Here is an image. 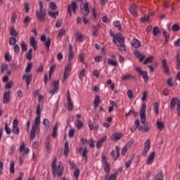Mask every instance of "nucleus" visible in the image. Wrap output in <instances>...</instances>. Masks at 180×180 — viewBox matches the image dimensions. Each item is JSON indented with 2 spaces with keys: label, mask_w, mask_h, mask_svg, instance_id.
<instances>
[{
  "label": "nucleus",
  "mask_w": 180,
  "mask_h": 180,
  "mask_svg": "<svg viewBox=\"0 0 180 180\" xmlns=\"http://www.w3.org/2000/svg\"><path fill=\"white\" fill-rule=\"evenodd\" d=\"M146 110L147 105H146V103H143L141 105V108H140L139 116L141 119V123L142 124H144L143 131H145V133H148V131H150V130L151 129V126L148 124H146V122H147V115H146Z\"/></svg>",
  "instance_id": "nucleus-1"
},
{
  "label": "nucleus",
  "mask_w": 180,
  "mask_h": 180,
  "mask_svg": "<svg viewBox=\"0 0 180 180\" xmlns=\"http://www.w3.org/2000/svg\"><path fill=\"white\" fill-rule=\"evenodd\" d=\"M39 124H40V116L37 115L34 121V124L32 125L30 131V141H32V140H34V137H36V130H37L39 127Z\"/></svg>",
  "instance_id": "nucleus-2"
},
{
  "label": "nucleus",
  "mask_w": 180,
  "mask_h": 180,
  "mask_svg": "<svg viewBox=\"0 0 180 180\" xmlns=\"http://www.w3.org/2000/svg\"><path fill=\"white\" fill-rule=\"evenodd\" d=\"M39 11H37L36 16L39 22H44L46 20V9L43 8V2H39Z\"/></svg>",
  "instance_id": "nucleus-3"
},
{
  "label": "nucleus",
  "mask_w": 180,
  "mask_h": 180,
  "mask_svg": "<svg viewBox=\"0 0 180 180\" xmlns=\"http://www.w3.org/2000/svg\"><path fill=\"white\" fill-rule=\"evenodd\" d=\"M82 13L84 15L83 19V23L84 25H87V23H89V20L85 18V16H88L89 15V6H88V3H85L84 4V8L82 9Z\"/></svg>",
  "instance_id": "nucleus-4"
},
{
  "label": "nucleus",
  "mask_w": 180,
  "mask_h": 180,
  "mask_svg": "<svg viewBox=\"0 0 180 180\" xmlns=\"http://www.w3.org/2000/svg\"><path fill=\"white\" fill-rule=\"evenodd\" d=\"M101 162L104 168V172H105V174H109V172H110V163H109L108 161V158H106L105 155H102Z\"/></svg>",
  "instance_id": "nucleus-5"
},
{
  "label": "nucleus",
  "mask_w": 180,
  "mask_h": 180,
  "mask_svg": "<svg viewBox=\"0 0 180 180\" xmlns=\"http://www.w3.org/2000/svg\"><path fill=\"white\" fill-rule=\"evenodd\" d=\"M151 148V141L150 139H147L144 143V148L142 153V157H147V154H148V151Z\"/></svg>",
  "instance_id": "nucleus-6"
},
{
  "label": "nucleus",
  "mask_w": 180,
  "mask_h": 180,
  "mask_svg": "<svg viewBox=\"0 0 180 180\" xmlns=\"http://www.w3.org/2000/svg\"><path fill=\"white\" fill-rule=\"evenodd\" d=\"M18 124H19V120L18 119H14L13 121L12 133L15 134V136H19V133H20V128H19Z\"/></svg>",
  "instance_id": "nucleus-7"
},
{
  "label": "nucleus",
  "mask_w": 180,
  "mask_h": 180,
  "mask_svg": "<svg viewBox=\"0 0 180 180\" xmlns=\"http://www.w3.org/2000/svg\"><path fill=\"white\" fill-rule=\"evenodd\" d=\"M41 41H44V46L46 48L47 51H50V46H51V39L47 38L46 35L41 36Z\"/></svg>",
  "instance_id": "nucleus-8"
},
{
  "label": "nucleus",
  "mask_w": 180,
  "mask_h": 180,
  "mask_svg": "<svg viewBox=\"0 0 180 180\" xmlns=\"http://www.w3.org/2000/svg\"><path fill=\"white\" fill-rule=\"evenodd\" d=\"M136 71L140 74L143 78L144 82H148V74L147 73V71H143L141 69V67L137 66L136 68Z\"/></svg>",
  "instance_id": "nucleus-9"
},
{
  "label": "nucleus",
  "mask_w": 180,
  "mask_h": 180,
  "mask_svg": "<svg viewBox=\"0 0 180 180\" xmlns=\"http://www.w3.org/2000/svg\"><path fill=\"white\" fill-rule=\"evenodd\" d=\"M52 89L50 90L49 94L51 95H54V94H57L58 92V89L60 88V82L53 81L52 83Z\"/></svg>",
  "instance_id": "nucleus-10"
},
{
  "label": "nucleus",
  "mask_w": 180,
  "mask_h": 180,
  "mask_svg": "<svg viewBox=\"0 0 180 180\" xmlns=\"http://www.w3.org/2000/svg\"><path fill=\"white\" fill-rule=\"evenodd\" d=\"M79 154H80L81 157L85 160L86 162H88V148H79Z\"/></svg>",
  "instance_id": "nucleus-11"
},
{
  "label": "nucleus",
  "mask_w": 180,
  "mask_h": 180,
  "mask_svg": "<svg viewBox=\"0 0 180 180\" xmlns=\"http://www.w3.org/2000/svg\"><path fill=\"white\" fill-rule=\"evenodd\" d=\"M71 68H72V65L71 62H69L65 68V71L63 74L64 79H67L70 77V73L71 72Z\"/></svg>",
  "instance_id": "nucleus-12"
},
{
  "label": "nucleus",
  "mask_w": 180,
  "mask_h": 180,
  "mask_svg": "<svg viewBox=\"0 0 180 180\" xmlns=\"http://www.w3.org/2000/svg\"><path fill=\"white\" fill-rule=\"evenodd\" d=\"M110 36L112 37V41L115 44H117V41L120 40L123 37V35H122L121 33L115 34L112 30L110 31Z\"/></svg>",
  "instance_id": "nucleus-13"
},
{
  "label": "nucleus",
  "mask_w": 180,
  "mask_h": 180,
  "mask_svg": "<svg viewBox=\"0 0 180 180\" xmlns=\"http://www.w3.org/2000/svg\"><path fill=\"white\" fill-rule=\"evenodd\" d=\"M162 68L163 70V72L166 74V75H169L170 71H169V67H168V64H167V60L163 59L162 60Z\"/></svg>",
  "instance_id": "nucleus-14"
},
{
  "label": "nucleus",
  "mask_w": 180,
  "mask_h": 180,
  "mask_svg": "<svg viewBox=\"0 0 180 180\" xmlns=\"http://www.w3.org/2000/svg\"><path fill=\"white\" fill-rule=\"evenodd\" d=\"M120 148H119L118 146H116L115 150L112 149L111 150V153H110L111 157L114 158V160H117V158H119V155H120Z\"/></svg>",
  "instance_id": "nucleus-15"
},
{
  "label": "nucleus",
  "mask_w": 180,
  "mask_h": 180,
  "mask_svg": "<svg viewBox=\"0 0 180 180\" xmlns=\"http://www.w3.org/2000/svg\"><path fill=\"white\" fill-rule=\"evenodd\" d=\"M117 43H119V44L117 45V47L120 51L126 52V46H124V37H123L120 40H118Z\"/></svg>",
  "instance_id": "nucleus-16"
},
{
  "label": "nucleus",
  "mask_w": 180,
  "mask_h": 180,
  "mask_svg": "<svg viewBox=\"0 0 180 180\" xmlns=\"http://www.w3.org/2000/svg\"><path fill=\"white\" fill-rule=\"evenodd\" d=\"M77 8H78V5L77 4V2L72 1L71 5H69L68 6V13H70L71 15V13H72L71 9H72L74 13H75Z\"/></svg>",
  "instance_id": "nucleus-17"
},
{
  "label": "nucleus",
  "mask_w": 180,
  "mask_h": 180,
  "mask_svg": "<svg viewBox=\"0 0 180 180\" xmlns=\"http://www.w3.org/2000/svg\"><path fill=\"white\" fill-rule=\"evenodd\" d=\"M11 101V91H5L3 96V103H9Z\"/></svg>",
  "instance_id": "nucleus-18"
},
{
  "label": "nucleus",
  "mask_w": 180,
  "mask_h": 180,
  "mask_svg": "<svg viewBox=\"0 0 180 180\" xmlns=\"http://www.w3.org/2000/svg\"><path fill=\"white\" fill-rule=\"evenodd\" d=\"M155 158V152H152L147 161H146V164L147 165H151V164H153L154 162V159Z\"/></svg>",
  "instance_id": "nucleus-19"
},
{
  "label": "nucleus",
  "mask_w": 180,
  "mask_h": 180,
  "mask_svg": "<svg viewBox=\"0 0 180 180\" xmlns=\"http://www.w3.org/2000/svg\"><path fill=\"white\" fill-rule=\"evenodd\" d=\"M30 44L33 47L34 51L37 50V41H36V38L34 37H30Z\"/></svg>",
  "instance_id": "nucleus-20"
},
{
  "label": "nucleus",
  "mask_w": 180,
  "mask_h": 180,
  "mask_svg": "<svg viewBox=\"0 0 180 180\" xmlns=\"http://www.w3.org/2000/svg\"><path fill=\"white\" fill-rule=\"evenodd\" d=\"M68 60L70 63H71V61L74 60V51H72V44L69 45Z\"/></svg>",
  "instance_id": "nucleus-21"
},
{
  "label": "nucleus",
  "mask_w": 180,
  "mask_h": 180,
  "mask_svg": "<svg viewBox=\"0 0 180 180\" xmlns=\"http://www.w3.org/2000/svg\"><path fill=\"white\" fill-rule=\"evenodd\" d=\"M106 140H108V137L103 136L98 141H97L96 145V148H98V150H99V148H101V147H102L103 146V143H105V141H106Z\"/></svg>",
  "instance_id": "nucleus-22"
},
{
  "label": "nucleus",
  "mask_w": 180,
  "mask_h": 180,
  "mask_svg": "<svg viewBox=\"0 0 180 180\" xmlns=\"http://www.w3.org/2000/svg\"><path fill=\"white\" fill-rule=\"evenodd\" d=\"M33 78V75L32 74H30L28 75H23L22 77V79H25V82L27 85V86H29L30 85V82H32V79Z\"/></svg>",
  "instance_id": "nucleus-23"
},
{
  "label": "nucleus",
  "mask_w": 180,
  "mask_h": 180,
  "mask_svg": "<svg viewBox=\"0 0 180 180\" xmlns=\"http://www.w3.org/2000/svg\"><path fill=\"white\" fill-rule=\"evenodd\" d=\"M122 81H130L131 79H136V76L131 74H128L122 76Z\"/></svg>",
  "instance_id": "nucleus-24"
},
{
  "label": "nucleus",
  "mask_w": 180,
  "mask_h": 180,
  "mask_svg": "<svg viewBox=\"0 0 180 180\" xmlns=\"http://www.w3.org/2000/svg\"><path fill=\"white\" fill-rule=\"evenodd\" d=\"M176 102H178V98L174 97L170 101V110H174L175 109V106L176 105Z\"/></svg>",
  "instance_id": "nucleus-25"
},
{
  "label": "nucleus",
  "mask_w": 180,
  "mask_h": 180,
  "mask_svg": "<svg viewBox=\"0 0 180 180\" xmlns=\"http://www.w3.org/2000/svg\"><path fill=\"white\" fill-rule=\"evenodd\" d=\"M70 143L68 141H66L65 143V147H64V155L65 157H68V154L70 153Z\"/></svg>",
  "instance_id": "nucleus-26"
},
{
  "label": "nucleus",
  "mask_w": 180,
  "mask_h": 180,
  "mask_svg": "<svg viewBox=\"0 0 180 180\" xmlns=\"http://www.w3.org/2000/svg\"><path fill=\"white\" fill-rule=\"evenodd\" d=\"M129 12L134 16V18H136L137 16V10L136 9V6L131 5L129 7Z\"/></svg>",
  "instance_id": "nucleus-27"
},
{
  "label": "nucleus",
  "mask_w": 180,
  "mask_h": 180,
  "mask_svg": "<svg viewBox=\"0 0 180 180\" xmlns=\"http://www.w3.org/2000/svg\"><path fill=\"white\" fill-rule=\"evenodd\" d=\"M94 122L95 123L94 130L97 131L99 129V123H98L99 122V115H97V114L95 115Z\"/></svg>",
  "instance_id": "nucleus-28"
},
{
  "label": "nucleus",
  "mask_w": 180,
  "mask_h": 180,
  "mask_svg": "<svg viewBox=\"0 0 180 180\" xmlns=\"http://www.w3.org/2000/svg\"><path fill=\"white\" fill-rule=\"evenodd\" d=\"M94 32H93V36H94V37H96L98 36H99V32H98V30L99 29H101V25H95L94 27Z\"/></svg>",
  "instance_id": "nucleus-29"
},
{
  "label": "nucleus",
  "mask_w": 180,
  "mask_h": 180,
  "mask_svg": "<svg viewBox=\"0 0 180 180\" xmlns=\"http://www.w3.org/2000/svg\"><path fill=\"white\" fill-rule=\"evenodd\" d=\"M131 45L133 47H135V49H139V47H141V44L140 43V41L137 39H134Z\"/></svg>",
  "instance_id": "nucleus-30"
},
{
  "label": "nucleus",
  "mask_w": 180,
  "mask_h": 180,
  "mask_svg": "<svg viewBox=\"0 0 180 180\" xmlns=\"http://www.w3.org/2000/svg\"><path fill=\"white\" fill-rule=\"evenodd\" d=\"M58 130V124L56 123L55 125L53 126L52 135H51L53 139H56V137H57Z\"/></svg>",
  "instance_id": "nucleus-31"
},
{
  "label": "nucleus",
  "mask_w": 180,
  "mask_h": 180,
  "mask_svg": "<svg viewBox=\"0 0 180 180\" xmlns=\"http://www.w3.org/2000/svg\"><path fill=\"white\" fill-rule=\"evenodd\" d=\"M176 70L178 71L180 70V57H179V52L176 53Z\"/></svg>",
  "instance_id": "nucleus-32"
},
{
  "label": "nucleus",
  "mask_w": 180,
  "mask_h": 180,
  "mask_svg": "<svg viewBox=\"0 0 180 180\" xmlns=\"http://www.w3.org/2000/svg\"><path fill=\"white\" fill-rule=\"evenodd\" d=\"M99 103H101V98H99V96H96L94 101L95 109H96L98 106H99Z\"/></svg>",
  "instance_id": "nucleus-33"
},
{
  "label": "nucleus",
  "mask_w": 180,
  "mask_h": 180,
  "mask_svg": "<svg viewBox=\"0 0 180 180\" xmlns=\"http://www.w3.org/2000/svg\"><path fill=\"white\" fill-rule=\"evenodd\" d=\"M4 130L6 131V134L8 135L12 133V129H11V128L9 127V124H8V122H5Z\"/></svg>",
  "instance_id": "nucleus-34"
},
{
  "label": "nucleus",
  "mask_w": 180,
  "mask_h": 180,
  "mask_svg": "<svg viewBox=\"0 0 180 180\" xmlns=\"http://www.w3.org/2000/svg\"><path fill=\"white\" fill-rule=\"evenodd\" d=\"M156 126H157V129H158V130H160V131L164 130V127H165L164 122H160V121L156 122Z\"/></svg>",
  "instance_id": "nucleus-35"
},
{
  "label": "nucleus",
  "mask_w": 180,
  "mask_h": 180,
  "mask_svg": "<svg viewBox=\"0 0 180 180\" xmlns=\"http://www.w3.org/2000/svg\"><path fill=\"white\" fill-rule=\"evenodd\" d=\"M76 40L79 41V43H82L84 41V35L81 33L76 34Z\"/></svg>",
  "instance_id": "nucleus-36"
},
{
  "label": "nucleus",
  "mask_w": 180,
  "mask_h": 180,
  "mask_svg": "<svg viewBox=\"0 0 180 180\" xmlns=\"http://www.w3.org/2000/svg\"><path fill=\"white\" fill-rule=\"evenodd\" d=\"M8 43L10 46H15L16 43H18V40H16L15 37H11L8 40Z\"/></svg>",
  "instance_id": "nucleus-37"
},
{
  "label": "nucleus",
  "mask_w": 180,
  "mask_h": 180,
  "mask_svg": "<svg viewBox=\"0 0 180 180\" xmlns=\"http://www.w3.org/2000/svg\"><path fill=\"white\" fill-rule=\"evenodd\" d=\"M154 60V56H150V57H147L146 58V60L143 61V64L144 65H146V64H148V63H153V61Z\"/></svg>",
  "instance_id": "nucleus-38"
},
{
  "label": "nucleus",
  "mask_w": 180,
  "mask_h": 180,
  "mask_svg": "<svg viewBox=\"0 0 180 180\" xmlns=\"http://www.w3.org/2000/svg\"><path fill=\"white\" fill-rule=\"evenodd\" d=\"M48 15L51 18H53V19H56V18L58 16L59 13L58 11H56L55 13H53V11H49Z\"/></svg>",
  "instance_id": "nucleus-39"
},
{
  "label": "nucleus",
  "mask_w": 180,
  "mask_h": 180,
  "mask_svg": "<svg viewBox=\"0 0 180 180\" xmlns=\"http://www.w3.org/2000/svg\"><path fill=\"white\" fill-rule=\"evenodd\" d=\"M43 124L45 126L46 129L48 130V129L50 127V121H49L47 118H45L43 120Z\"/></svg>",
  "instance_id": "nucleus-40"
},
{
  "label": "nucleus",
  "mask_w": 180,
  "mask_h": 180,
  "mask_svg": "<svg viewBox=\"0 0 180 180\" xmlns=\"http://www.w3.org/2000/svg\"><path fill=\"white\" fill-rule=\"evenodd\" d=\"M86 77L85 69H83L79 74V78L81 81L84 80V78Z\"/></svg>",
  "instance_id": "nucleus-41"
},
{
  "label": "nucleus",
  "mask_w": 180,
  "mask_h": 180,
  "mask_svg": "<svg viewBox=\"0 0 180 180\" xmlns=\"http://www.w3.org/2000/svg\"><path fill=\"white\" fill-rule=\"evenodd\" d=\"M8 65L4 63H2L1 65V74H4L6 70L8 68Z\"/></svg>",
  "instance_id": "nucleus-42"
},
{
  "label": "nucleus",
  "mask_w": 180,
  "mask_h": 180,
  "mask_svg": "<svg viewBox=\"0 0 180 180\" xmlns=\"http://www.w3.org/2000/svg\"><path fill=\"white\" fill-rule=\"evenodd\" d=\"M108 63L110 65H112V67H117V61L114 60L113 59H108Z\"/></svg>",
  "instance_id": "nucleus-43"
},
{
  "label": "nucleus",
  "mask_w": 180,
  "mask_h": 180,
  "mask_svg": "<svg viewBox=\"0 0 180 180\" xmlns=\"http://www.w3.org/2000/svg\"><path fill=\"white\" fill-rule=\"evenodd\" d=\"M58 169L56 171V175H58V176H61L63 175V168L61 169V166L60 165V163H58Z\"/></svg>",
  "instance_id": "nucleus-44"
},
{
  "label": "nucleus",
  "mask_w": 180,
  "mask_h": 180,
  "mask_svg": "<svg viewBox=\"0 0 180 180\" xmlns=\"http://www.w3.org/2000/svg\"><path fill=\"white\" fill-rule=\"evenodd\" d=\"M159 108H160V103L156 102L154 105L153 110L155 113H156L157 115H158L159 113V110H158Z\"/></svg>",
  "instance_id": "nucleus-45"
},
{
  "label": "nucleus",
  "mask_w": 180,
  "mask_h": 180,
  "mask_svg": "<svg viewBox=\"0 0 180 180\" xmlns=\"http://www.w3.org/2000/svg\"><path fill=\"white\" fill-rule=\"evenodd\" d=\"M10 172L11 174H15V162H11L10 163Z\"/></svg>",
  "instance_id": "nucleus-46"
},
{
  "label": "nucleus",
  "mask_w": 180,
  "mask_h": 180,
  "mask_svg": "<svg viewBox=\"0 0 180 180\" xmlns=\"http://www.w3.org/2000/svg\"><path fill=\"white\" fill-rule=\"evenodd\" d=\"M112 139H114L115 141H117L118 140H120V139H122V135L117 133L113 134Z\"/></svg>",
  "instance_id": "nucleus-47"
},
{
  "label": "nucleus",
  "mask_w": 180,
  "mask_h": 180,
  "mask_svg": "<svg viewBox=\"0 0 180 180\" xmlns=\"http://www.w3.org/2000/svg\"><path fill=\"white\" fill-rule=\"evenodd\" d=\"M147 96H148V91H144L141 98L142 102H146V101H147Z\"/></svg>",
  "instance_id": "nucleus-48"
},
{
  "label": "nucleus",
  "mask_w": 180,
  "mask_h": 180,
  "mask_svg": "<svg viewBox=\"0 0 180 180\" xmlns=\"http://www.w3.org/2000/svg\"><path fill=\"white\" fill-rule=\"evenodd\" d=\"M20 46L22 51H27V45L25 41H22Z\"/></svg>",
  "instance_id": "nucleus-49"
},
{
  "label": "nucleus",
  "mask_w": 180,
  "mask_h": 180,
  "mask_svg": "<svg viewBox=\"0 0 180 180\" xmlns=\"http://www.w3.org/2000/svg\"><path fill=\"white\" fill-rule=\"evenodd\" d=\"M5 60H6V61H8V63H10V61H12V56H11L9 52L6 53Z\"/></svg>",
  "instance_id": "nucleus-50"
},
{
  "label": "nucleus",
  "mask_w": 180,
  "mask_h": 180,
  "mask_svg": "<svg viewBox=\"0 0 180 180\" xmlns=\"http://www.w3.org/2000/svg\"><path fill=\"white\" fill-rule=\"evenodd\" d=\"M155 180H164V175H162V173H161V172L158 173L155 176Z\"/></svg>",
  "instance_id": "nucleus-51"
},
{
  "label": "nucleus",
  "mask_w": 180,
  "mask_h": 180,
  "mask_svg": "<svg viewBox=\"0 0 180 180\" xmlns=\"http://www.w3.org/2000/svg\"><path fill=\"white\" fill-rule=\"evenodd\" d=\"M163 34L165 36V43H168V41H169V34L166 31H164Z\"/></svg>",
  "instance_id": "nucleus-52"
},
{
  "label": "nucleus",
  "mask_w": 180,
  "mask_h": 180,
  "mask_svg": "<svg viewBox=\"0 0 180 180\" xmlns=\"http://www.w3.org/2000/svg\"><path fill=\"white\" fill-rule=\"evenodd\" d=\"M49 8H51V9L52 11H56L57 10V4H56L54 2L51 1L49 4Z\"/></svg>",
  "instance_id": "nucleus-53"
},
{
  "label": "nucleus",
  "mask_w": 180,
  "mask_h": 180,
  "mask_svg": "<svg viewBox=\"0 0 180 180\" xmlns=\"http://www.w3.org/2000/svg\"><path fill=\"white\" fill-rule=\"evenodd\" d=\"M54 71H56V65H53L50 68V70H49V79L51 78V75L53 74V72H54Z\"/></svg>",
  "instance_id": "nucleus-54"
},
{
  "label": "nucleus",
  "mask_w": 180,
  "mask_h": 180,
  "mask_svg": "<svg viewBox=\"0 0 180 180\" xmlns=\"http://www.w3.org/2000/svg\"><path fill=\"white\" fill-rule=\"evenodd\" d=\"M32 63H29L27 65L25 68V72L29 73L30 71H32Z\"/></svg>",
  "instance_id": "nucleus-55"
},
{
  "label": "nucleus",
  "mask_w": 180,
  "mask_h": 180,
  "mask_svg": "<svg viewBox=\"0 0 180 180\" xmlns=\"http://www.w3.org/2000/svg\"><path fill=\"white\" fill-rule=\"evenodd\" d=\"M65 35V29H62L60 30L58 34V39H61V37H63V36Z\"/></svg>",
  "instance_id": "nucleus-56"
},
{
  "label": "nucleus",
  "mask_w": 180,
  "mask_h": 180,
  "mask_svg": "<svg viewBox=\"0 0 180 180\" xmlns=\"http://www.w3.org/2000/svg\"><path fill=\"white\" fill-rule=\"evenodd\" d=\"M89 146H90L91 148H95V140L91 139L89 140Z\"/></svg>",
  "instance_id": "nucleus-57"
},
{
  "label": "nucleus",
  "mask_w": 180,
  "mask_h": 180,
  "mask_svg": "<svg viewBox=\"0 0 180 180\" xmlns=\"http://www.w3.org/2000/svg\"><path fill=\"white\" fill-rule=\"evenodd\" d=\"M153 36H158V34L160 33V28H158V27H155L153 28Z\"/></svg>",
  "instance_id": "nucleus-58"
},
{
  "label": "nucleus",
  "mask_w": 180,
  "mask_h": 180,
  "mask_svg": "<svg viewBox=\"0 0 180 180\" xmlns=\"http://www.w3.org/2000/svg\"><path fill=\"white\" fill-rule=\"evenodd\" d=\"M13 86V82L10 81L6 84V89H11Z\"/></svg>",
  "instance_id": "nucleus-59"
},
{
  "label": "nucleus",
  "mask_w": 180,
  "mask_h": 180,
  "mask_svg": "<svg viewBox=\"0 0 180 180\" xmlns=\"http://www.w3.org/2000/svg\"><path fill=\"white\" fill-rule=\"evenodd\" d=\"M114 26L118 29V30H120L122 29L120 21L116 20L114 22Z\"/></svg>",
  "instance_id": "nucleus-60"
},
{
  "label": "nucleus",
  "mask_w": 180,
  "mask_h": 180,
  "mask_svg": "<svg viewBox=\"0 0 180 180\" xmlns=\"http://www.w3.org/2000/svg\"><path fill=\"white\" fill-rule=\"evenodd\" d=\"M63 26V19H58L56 23V27H61Z\"/></svg>",
  "instance_id": "nucleus-61"
},
{
  "label": "nucleus",
  "mask_w": 180,
  "mask_h": 180,
  "mask_svg": "<svg viewBox=\"0 0 180 180\" xmlns=\"http://www.w3.org/2000/svg\"><path fill=\"white\" fill-rule=\"evenodd\" d=\"M127 96L129 99H133L134 94L133 91L131 89L127 91Z\"/></svg>",
  "instance_id": "nucleus-62"
},
{
  "label": "nucleus",
  "mask_w": 180,
  "mask_h": 180,
  "mask_svg": "<svg viewBox=\"0 0 180 180\" xmlns=\"http://www.w3.org/2000/svg\"><path fill=\"white\" fill-rule=\"evenodd\" d=\"M84 124L82 123V121L79 120H77V124L76 126L77 127L78 129H81V127H82V125Z\"/></svg>",
  "instance_id": "nucleus-63"
},
{
  "label": "nucleus",
  "mask_w": 180,
  "mask_h": 180,
  "mask_svg": "<svg viewBox=\"0 0 180 180\" xmlns=\"http://www.w3.org/2000/svg\"><path fill=\"white\" fill-rule=\"evenodd\" d=\"M176 112L178 116H180V101L177 103Z\"/></svg>",
  "instance_id": "nucleus-64"
}]
</instances>
